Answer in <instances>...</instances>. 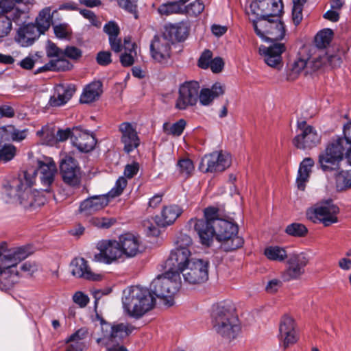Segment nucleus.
I'll list each match as a JSON object with an SVG mask.
<instances>
[{
    "mask_svg": "<svg viewBox=\"0 0 351 351\" xmlns=\"http://www.w3.org/2000/svg\"><path fill=\"white\" fill-rule=\"evenodd\" d=\"M181 287V278L177 273L171 274L167 270L158 275L151 283L150 290L138 286L128 287L123 291V305L131 317H141L152 309L156 300L153 296L167 299V304L173 305L172 296Z\"/></svg>",
    "mask_w": 351,
    "mask_h": 351,
    "instance_id": "f257e3e1",
    "label": "nucleus"
},
{
    "mask_svg": "<svg viewBox=\"0 0 351 351\" xmlns=\"http://www.w3.org/2000/svg\"><path fill=\"white\" fill-rule=\"evenodd\" d=\"M33 253L30 245L8 247L6 242L0 243V288L10 289L18 282L17 265Z\"/></svg>",
    "mask_w": 351,
    "mask_h": 351,
    "instance_id": "f03ea898",
    "label": "nucleus"
},
{
    "mask_svg": "<svg viewBox=\"0 0 351 351\" xmlns=\"http://www.w3.org/2000/svg\"><path fill=\"white\" fill-rule=\"evenodd\" d=\"M32 185L33 182L27 173L7 180L3 186V199L7 203H19L25 208L44 204V199L38 191H32Z\"/></svg>",
    "mask_w": 351,
    "mask_h": 351,
    "instance_id": "7ed1b4c3",
    "label": "nucleus"
},
{
    "mask_svg": "<svg viewBox=\"0 0 351 351\" xmlns=\"http://www.w3.org/2000/svg\"><path fill=\"white\" fill-rule=\"evenodd\" d=\"M34 0H0V38L11 31L12 22L20 25L25 22L28 5Z\"/></svg>",
    "mask_w": 351,
    "mask_h": 351,
    "instance_id": "20e7f679",
    "label": "nucleus"
},
{
    "mask_svg": "<svg viewBox=\"0 0 351 351\" xmlns=\"http://www.w3.org/2000/svg\"><path fill=\"white\" fill-rule=\"evenodd\" d=\"M351 155V145L342 137L337 136L328 143L326 152L319 156V162L324 171H332L335 169L343 157L351 165L350 156Z\"/></svg>",
    "mask_w": 351,
    "mask_h": 351,
    "instance_id": "39448f33",
    "label": "nucleus"
},
{
    "mask_svg": "<svg viewBox=\"0 0 351 351\" xmlns=\"http://www.w3.org/2000/svg\"><path fill=\"white\" fill-rule=\"evenodd\" d=\"M238 225L232 221L224 219L219 217H215V236L219 241L220 248L224 252H231L243 245L244 240L238 236Z\"/></svg>",
    "mask_w": 351,
    "mask_h": 351,
    "instance_id": "423d86ee",
    "label": "nucleus"
},
{
    "mask_svg": "<svg viewBox=\"0 0 351 351\" xmlns=\"http://www.w3.org/2000/svg\"><path fill=\"white\" fill-rule=\"evenodd\" d=\"M341 62V58L338 55L328 56L325 52L319 53L315 52L311 56L298 57L292 64L291 72L294 74L304 72V75H308L317 71L326 63L332 67H337Z\"/></svg>",
    "mask_w": 351,
    "mask_h": 351,
    "instance_id": "0eeeda50",
    "label": "nucleus"
},
{
    "mask_svg": "<svg viewBox=\"0 0 351 351\" xmlns=\"http://www.w3.org/2000/svg\"><path fill=\"white\" fill-rule=\"evenodd\" d=\"M213 326L218 334L228 340L237 337L241 327L230 308L225 305H217L213 310Z\"/></svg>",
    "mask_w": 351,
    "mask_h": 351,
    "instance_id": "6e6552de",
    "label": "nucleus"
},
{
    "mask_svg": "<svg viewBox=\"0 0 351 351\" xmlns=\"http://www.w3.org/2000/svg\"><path fill=\"white\" fill-rule=\"evenodd\" d=\"M219 217V208L208 206L204 209V217L201 219H191L189 224L198 236L199 242L209 247L215 236V217Z\"/></svg>",
    "mask_w": 351,
    "mask_h": 351,
    "instance_id": "1a4fd4ad",
    "label": "nucleus"
},
{
    "mask_svg": "<svg viewBox=\"0 0 351 351\" xmlns=\"http://www.w3.org/2000/svg\"><path fill=\"white\" fill-rule=\"evenodd\" d=\"M278 18L253 20L252 23L256 34L265 40L276 42L283 39L286 32L285 27Z\"/></svg>",
    "mask_w": 351,
    "mask_h": 351,
    "instance_id": "9d476101",
    "label": "nucleus"
},
{
    "mask_svg": "<svg viewBox=\"0 0 351 351\" xmlns=\"http://www.w3.org/2000/svg\"><path fill=\"white\" fill-rule=\"evenodd\" d=\"M339 213V207L329 199L321 205L308 209L306 217L315 223H322L324 226H329L338 222L337 215Z\"/></svg>",
    "mask_w": 351,
    "mask_h": 351,
    "instance_id": "9b49d317",
    "label": "nucleus"
},
{
    "mask_svg": "<svg viewBox=\"0 0 351 351\" xmlns=\"http://www.w3.org/2000/svg\"><path fill=\"white\" fill-rule=\"evenodd\" d=\"M103 337L97 339L96 342L101 346H108L110 344L120 343L124 338L129 336L135 327L130 324H117L110 325L106 324L101 326Z\"/></svg>",
    "mask_w": 351,
    "mask_h": 351,
    "instance_id": "f8f14e48",
    "label": "nucleus"
},
{
    "mask_svg": "<svg viewBox=\"0 0 351 351\" xmlns=\"http://www.w3.org/2000/svg\"><path fill=\"white\" fill-rule=\"evenodd\" d=\"M298 134L293 138V145L300 149H310L316 147L321 140V136L316 129L306 121H298L297 123Z\"/></svg>",
    "mask_w": 351,
    "mask_h": 351,
    "instance_id": "ddd939ff",
    "label": "nucleus"
},
{
    "mask_svg": "<svg viewBox=\"0 0 351 351\" xmlns=\"http://www.w3.org/2000/svg\"><path fill=\"white\" fill-rule=\"evenodd\" d=\"M209 262L206 260L192 258L182 274L189 284H201L208 279Z\"/></svg>",
    "mask_w": 351,
    "mask_h": 351,
    "instance_id": "4468645a",
    "label": "nucleus"
},
{
    "mask_svg": "<svg viewBox=\"0 0 351 351\" xmlns=\"http://www.w3.org/2000/svg\"><path fill=\"white\" fill-rule=\"evenodd\" d=\"M200 86L197 81H189L182 84L178 90V97L175 107L184 110L196 105Z\"/></svg>",
    "mask_w": 351,
    "mask_h": 351,
    "instance_id": "2eb2a0df",
    "label": "nucleus"
},
{
    "mask_svg": "<svg viewBox=\"0 0 351 351\" xmlns=\"http://www.w3.org/2000/svg\"><path fill=\"white\" fill-rule=\"evenodd\" d=\"M97 249L99 252L94 255L95 262L110 265L123 258L118 241L101 240L97 243Z\"/></svg>",
    "mask_w": 351,
    "mask_h": 351,
    "instance_id": "dca6fc26",
    "label": "nucleus"
},
{
    "mask_svg": "<svg viewBox=\"0 0 351 351\" xmlns=\"http://www.w3.org/2000/svg\"><path fill=\"white\" fill-rule=\"evenodd\" d=\"M250 9L258 19L279 17L282 12V0H255L250 4Z\"/></svg>",
    "mask_w": 351,
    "mask_h": 351,
    "instance_id": "f3484780",
    "label": "nucleus"
},
{
    "mask_svg": "<svg viewBox=\"0 0 351 351\" xmlns=\"http://www.w3.org/2000/svg\"><path fill=\"white\" fill-rule=\"evenodd\" d=\"M191 250L189 249H173L164 263V269L179 276L183 273L184 268L191 262Z\"/></svg>",
    "mask_w": 351,
    "mask_h": 351,
    "instance_id": "a211bd4d",
    "label": "nucleus"
},
{
    "mask_svg": "<svg viewBox=\"0 0 351 351\" xmlns=\"http://www.w3.org/2000/svg\"><path fill=\"white\" fill-rule=\"evenodd\" d=\"M230 158L228 154L215 152L206 155L201 160L199 169L204 173L223 171L230 166Z\"/></svg>",
    "mask_w": 351,
    "mask_h": 351,
    "instance_id": "6ab92c4d",
    "label": "nucleus"
},
{
    "mask_svg": "<svg viewBox=\"0 0 351 351\" xmlns=\"http://www.w3.org/2000/svg\"><path fill=\"white\" fill-rule=\"evenodd\" d=\"M36 173L41 184L40 190L47 193H52L57 173L55 162L53 161H38Z\"/></svg>",
    "mask_w": 351,
    "mask_h": 351,
    "instance_id": "aec40b11",
    "label": "nucleus"
},
{
    "mask_svg": "<svg viewBox=\"0 0 351 351\" xmlns=\"http://www.w3.org/2000/svg\"><path fill=\"white\" fill-rule=\"evenodd\" d=\"M309 257L304 252L293 254L288 259L287 269L283 274L285 281L298 279L305 272L304 267L308 264Z\"/></svg>",
    "mask_w": 351,
    "mask_h": 351,
    "instance_id": "412c9836",
    "label": "nucleus"
},
{
    "mask_svg": "<svg viewBox=\"0 0 351 351\" xmlns=\"http://www.w3.org/2000/svg\"><path fill=\"white\" fill-rule=\"evenodd\" d=\"M172 43L162 33L156 35L150 44L152 58L158 62H165L171 57Z\"/></svg>",
    "mask_w": 351,
    "mask_h": 351,
    "instance_id": "4be33fe9",
    "label": "nucleus"
},
{
    "mask_svg": "<svg viewBox=\"0 0 351 351\" xmlns=\"http://www.w3.org/2000/svg\"><path fill=\"white\" fill-rule=\"evenodd\" d=\"M285 50L283 43H276L269 47L260 46L259 53L268 66L280 69L282 66L281 55Z\"/></svg>",
    "mask_w": 351,
    "mask_h": 351,
    "instance_id": "5701e85b",
    "label": "nucleus"
},
{
    "mask_svg": "<svg viewBox=\"0 0 351 351\" xmlns=\"http://www.w3.org/2000/svg\"><path fill=\"white\" fill-rule=\"evenodd\" d=\"M121 133V142L123 144V150L129 154L140 145V138L135 126L129 122H123L119 126Z\"/></svg>",
    "mask_w": 351,
    "mask_h": 351,
    "instance_id": "b1692460",
    "label": "nucleus"
},
{
    "mask_svg": "<svg viewBox=\"0 0 351 351\" xmlns=\"http://www.w3.org/2000/svg\"><path fill=\"white\" fill-rule=\"evenodd\" d=\"M118 243L124 258H134L141 252L140 239L133 234L125 233L120 235Z\"/></svg>",
    "mask_w": 351,
    "mask_h": 351,
    "instance_id": "393cba45",
    "label": "nucleus"
},
{
    "mask_svg": "<svg viewBox=\"0 0 351 351\" xmlns=\"http://www.w3.org/2000/svg\"><path fill=\"white\" fill-rule=\"evenodd\" d=\"M40 36L39 31L35 24L29 23L18 29L14 40L21 47H27L32 45Z\"/></svg>",
    "mask_w": 351,
    "mask_h": 351,
    "instance_id": "a878e982",
    "label": "nucleus"
},
{
    "mask_svg": "<svg viewBox=\"0 0 351 351\" xmlns=\"http://www.w3.org/2000/svg\"><path fill=\"white\" fill-rule=\"evenodd\" d=\"M71 274L73 276L92 281H99L101 279L100 274L92 271L87 261L84 258H75L71 263Z\"/></svg>",
    "mask_w": 351,
    "mask_h": 351,
    "instance_id": "bb28decb",
    "label": "nucleus"
},
{
    "mask_svg": "<svg viewBox=\"0 0 351 351\" xmlns=\"http://www.w3.org/2000/svg\"><path fill=\"white\" fill-rule=\"evenodd\" d=\"M279 337L283 341L285 348L297 341L295 323L292 317L287 315L282 317L279 326Z\"/></svg>",
    "mask_w": 351,
    "mask_h": 351,
    "instance_id": "cd10ccee",
    "label": "nucleus"
},
{
    "mask_svg": "<svg viewBox=\"0 0 351 351\" xmlns=\"http://www.w3.org/2000/svg\"><path fill=\"white\" fill-rule=\"evenodd\" d=\"M107 195H94L84 200L80 206V213L88 216L90 215L106 206L108 204Z\"/></svg>",
    "mask_w": 351,
    "mask_h": 351,
    "instance_id": "c85d7f7f",
    "label": "nucleus"
},
{
    "mask_svg": "<svg viewBox=\"0 0 351 351\" xmlns=\"http://www.w3.org/2000/svg\"><path fill=\"white\" fill-rule=\"evenodd\" d=\"M333 37V32L330 29H324L319 31L315 36V45L314 47H312L309 50V53H306V49L302 50L299 53V57L304 56H311L315 53H319L324 52L322 49H326L329 46Z\"/></svg>",
    "mask_w": 351,
    "mask_h": 351,
    "instance_id": "c756f323",
    "label": "nucleus"
},
{
    "mask_svg": "<svg viewBox=\"0 0 351 351\" xmlns=\"http://www.w3.org/2000/svg\"><path fill=\"white\" fill-rule=\"evenodd\" d=\"M72 143L80 152H88L94 149L96 141L93 136L83 132L79 128H74Z\"/></svg>",
    "mask_w": 351,
    "mask_h": 351,
    "instance_id": "7c9ffc66",
    "label": "nucleus"
},
{
    "mask_svg": "<svg viewBox=\"0 0 351 351\" xmlns=\"http://www.w3.org/2000/svg\"><path fill=\"white\" fill-rule=\"evenodd\" d=\"M75 92L72 85L58 84L55 88V93L51 97L49 104L53 107L60 106L65 104Z\"/></svg>",
    "mask_w": 351,
    "mask_h": 351,
    "instance_id": "2f4dec72",
    "label": "nucleus"
},
{
    "mask_svg": "<svg viewBox=\"0 0 351 351\" xmlns=\"http://www.w3.org/2000/svg\"><path fill=\"white\" fill-rule=\"evenodd\" d=\"M225 87L219 82L215 83L210 88H199L198 101L202 106H210L213 101L224 93Z\"/></svg>",
    "mask_w": 351,
    "mask_h": 351,
    "instance_id": "473e14b6",
    "label": "nucleus"
},
{
    "mask_svg": "<svg viewBox=\"0 0 351 351\" xmlns=\"http://www.w3.org/2000/svg\"><path fill=\"white\" fill-rule=\"evenodd\" d=\"M182 213V209L177 205L164 206L160 215L154 217V221L158 226L165 227L173 223Z\"/></svg>",
    "mask_w": 351,
    "mask_h": 351,
    "instance_id": "72a5a7b5",
    "label": "nucleus"
},
{
    "mask_svg": "<svg viewBox=\"0 0 351 351\" xmlns=\"http://www.w3.org/2000/svg\"><path fill=\"white\" fill-rule=\"evenodd\" d=\"M103 84L99 80L93 81L84 88L80 101L82 104H90L99 99L103 93Z\"/></svg>",
    "mask_w": 351,
    "mask_h": 351,
    "instance_id": "f704fd0d",
    "label": "nucleus"
},
{
    "mask_svg": "<svg viewBox=\"0 0 351 351\" xmlns=\"http://www.w3.org/2000/svg\"><path fill=\"white\" fill-rule=\"evenodd\" d=\"M314 166V161L311 158H305L300 164L296 184L299 190L304 191L306 184L308 182L311 169Z\"/></svg>",
    "mask_w": 351,
    "mask_h": 351,
    "instance_id": "c9c22d12",
    "label": "nucleus"
},
{
    "mask_svg": "<svg viewBox=\"0 0 351 351\" xmlns=\"http://www.w3.org/2000/svg\"><path fill=\"white\" fill-rule=\"evenodd\" d=\"M164 35L171 41L172 44L176 42H181L184 40L189 34V29L187 26L184 23H179L176 25H169L165 26Z\"/></svg>",
    "mask_w": 351,
    "mask_h": 351,
    "instance_id": "e433bc0d",
    "label": "nucleus"
},
{
    "mask_svg": "<svg viewBox=\"0 0 351 351\" xmlns=\"http://www.w3.org/2000/svg\"><path fill=\"white\" fill-rule=\"evenodd\" d=\"M73 64L64 57H58L56 60H50L42 67L39 68L37 73H41L47 71H66L71 70Z\"/></svg>",
    "mask_w": 351,
    "mask_h": 351,
    "instance_id": "4c0bfd02",
    "label": "nucleus"
},
{
    "mask_svg": "<svg viewBox=\"0 0 351 351\" xmlns=\"http://www.w3.org/2000/svg\"><path fill=\"white\" fill-rule=\"evenodd\" d=\"M52 23V15L51 14V9L45 8L40 11L36 19V27L41 35L44 34L51 26Z\"/></svg>",
    "mask_w": 351,
    "mask_h": 351,
    "instance_id": "58836bf2",
    "label": "nucleus"
},
{
    "mask_svg": "<svg viewBox=\"0 0 351 351\" xmlns=\"http://www.w3.org/2000/svg\"><path fill=\"white\" fill-rule=\"evenodd\" d=\"M335 178L336 189L338 191L351 189V169L338 171Z\"/></svg>",
    "mask_w": 351,
    "mask_h": 351,
    "instance_id": "ea45409f",
    "label": "nucleus"
},
{
    "mask_svg": "<svg viewBox=\"0 0 351 351\" xmlns=\"http://www.w3.org/2000/svg\"><path fill=\"white\" fill-rule=\"evenodd\" d=\"M135 47L136 44L132 43L129 38L124 39L125 52L120 56V62L123 66H130L133 64L134 62L133 53L136 54Z\"/></svg>",
    "mask_w": 351,
    "mask_h": 351,
    "instance_id": "a19ab883",
    "label": "nucleus"
},
{
    "mask_svg": "<svg viewBox=\"0 0 351 351\" xmlns=\"http://www.w3.org/2000/svg\"><path fill=\"white\" fill-rule=\"evenodd\" d=\"M264 254L268 259L278 262L283 261L287 257L285 248L279 246H269L266 247Z\"/></svg>",
    "mask_w": 351,
    "mask_h": 351,
    "instance_id": "79ce46f5",
    "label": "nucleus"
},
{
    "mask_svg": "<svg viewBox=\"0 0 351 351\" xmlns=\"http://www.w3.org/2000/svg\"><path fill=\"white\" fill-rule=\"evenodd\" d=\"M186 125V121L183 119H180L173 124L166 122L163 124L162 128L167 134L179 136L182 134Z\"/></svg>",
    "mask_w": 351,
    "mask_h": 351,
    "instance_id": "37998d69",
    "label": "nucleus"
},
{
    "mask_svg": "<svg viewBox=\"0 0 351 351\" xmlns=\"http://www.w3.org/2000/svg\"><path fill=\"white\" fill-rule=\"evenodd\" d=\"M60 174L64 184L73 188L79 187L82 178L81 170L71 171V172L64 171Z\"/></svg>",
    "mask_w": 351,
    "mask_h": 351,
    "instance_id": "c03bdc74",
    "label": "nucleus"
},
{
    "mask_svg": "<svg viewBox=\"0 0 351 351\" xmlns=\"http://www.w3.org/2000/svg\"><path fill=\"white\" fill-rule=\"evenodd\" d=\"M75 170H80L77 160L72 156L66 154L62 156L60 161V172H64V171L71 172V171Z\"/></svg>",
    "mask_w": 351,
    "mask_h": 351,
    "instance_id": "a18cd8bd",
    "label": "nucleus"
},
{
    "mask_svg": "<svg viewBox=\"0 0 351 351\" xmlns=\"http://www.w3.org/2000/svg\"><path fill=\"white\" fill-rule=\"evenodd\" d=\"M158 11L161 15L168 16L183 12V8L178 1H171L160 5Z\"/></svg>",
    "mask_w": 351,
    "mask_h": 351,
    "instance_id": "49530a36",
    "label": "nucleus"
},
{
    "mask_svg": "<svg viewBox=\"0 0 351 351\" xmlns=\"http://www.w3.org/2000/svg\"><path fill=\"white\" fill-rule=\"evenodd\" d=\"M17 153L16 147L12 144H5L0 147V162L6 163L12 160Z\"/></svg>",
    "mask_w": 351,
    "mask_h": 351,
    "instance_id": "de8ad7c7",
    "label": "nucleus"
},
{
    "mask_svg": "<svg viewBox=\"0 0 351 351\" xmlns=\"http://www.w3.org/2000/svg\"><path fill=\"white\" fill-rule=\"evenodd\" d=\"M285 232L289 236L303 237L307 234L308 229L302 223H293L286 227Z\"/></svg>",
    "mask_w": 351,
    "mask_h": 351,
    "instance_id": "09e8293b",
    "label": "nucleus"
},
{
    "mask_svg": "<svg viewBox=\"0 0 351 351\" xmlns=\"http://www.w3.org/2000/svg\"><path fill=\"white\" fill-rule=\"evenodd\" d=\"M7 129L10 141H22L27 137L28 132L27 129L19 130L12 125H7Z\"/></svg>",
    "mask_w": 351,
    "mask_h": 351,
    "instance_id": "8fccbe9b",
    "label": "nucleus"
},
{
    "mask_svg": "<svg viewBox=\"0 0 351 351\" xmlns=\"http://www.w3.org/2000/svg\"><path fill=\"white\" fill-rule=\"evenodd\" d=\"M177 167L180 173L186 178L190 176L194 170V165L192 160L188 158L180 160L178 162Z\"/></svg>",
    "mask_w": 351,
    "mask_h": 351,
    "instance_id": "3c124183",
    "label": "nucleus"
},
{
    "mask_svg": "<svg viewBox=\"0 0 351 351\" xmlns=\"http://www.w3.org/2000/svg\"><path fill=\"white\" fill-rule=\"evenodd\" d=\"M90 223L99 228L107 229L110 228L116 222L114 218L107 217H92L90 219Z\"/></svg>",
    "mask_w": 351,
    "mask_h": 351,
    "instance_id": "603ef678",
    "label": "nucleus"
},
{
    "mask_svg": "<svg viewBox=\"0 0 351 351\" xmlns=\"http://www.w3.org/2000/svg\"><path fill=\"white\" fill-rule=\"evenodd\" d=\"M204 9V3L199 0H196L194 2L190 3L187 6L183 8L184 11L189 16H197L201 14Z\"/></svg>",
    "mask_w": 351,
    "mask_h": 351,
    "instance_id": "864d4df0",
    "label": "nucleus"
},
{
    "mask_svg": "<svg viewBox=\"0 0 351 351\" xmlns=\"http://www.w3.org/2000/svg\"><path fill=\"white\" fill-rule=\"evenodd\" d=\"M119 5L125 11L134 14L138 19L137 2L138 0H117Z\"/></svg>",
    "mask_w": 351,
    "mask_h": 351,
    "instance_id": "5fc2aeb1",
    "label": "nucleus"
},
{
    "mask_svg": "<svg viewBox=\"0 0 351 351\" xmlns=\"http://www.w3.org/2000/svg\"><path fill=\"white\" fill-rule=\"evenodd\" d=\"M36 134L43 138L47 145H53L56 143V135L48 127H43L40 130L37 131Z\"/></svg>",
    "mask_w": 351,
    "mask_h": 351,
    "instance_id": "6e6d98bb",
    "label": "nucleus"
},
{
    "mask_svg": "<svg viewBox=\"0 0 351 351\" xmlns=\"http://www.w3.org/2000/svg\"><path fill=\"white\" fill-rule=\"evenodd\" d=\"M127 185V180L120 177L116 182L114 186L109 191L108 196L115 197L120 195Z\"/></svg>",
    "mask_w": 351,
    "mask_h": 351,
    "instance_id": "4d7b16f0",
    "label": "nucleus"
},
{
    "mask_svg": "<svg viewBox=\"0 0 351 351\" xmlns=\"http://www.w3.org/2000/svg\"><path fill=\"white\" fill-rule=\"evenodd\" d=\"M175 249H189L193 244L192 239L186 234H180L176 240Z\"/></svg>",
    "mask_w": 351,
    "mask_h": 351,
    "instance_id": "13d9d810",
    "label": "nucleus"
},
{
    "mask_svg": "<svg viewBox=\"0 0 351 351\" xmlns=\"http://www.w3.org/2000/svg\"><path fill=\"white\" fill-rule=\"evenodd\" d=\"M104 32L108 34L109 38L119 36L120 29L115 22L110 21L104 25Z\"/></svg>",
    "mask_w": 351,
    "mask_h": 351,
    "instance_id": "bf43d9fd",
    "label": "nucleus"
},
{
    "mask_svg": "<svg viewBox=\"0 0 351 351\" xmlns=\"http://www.w3.org/2000/svg\"><path fill=\"white\" fill-rule=\"evenodd\" d=\"M212 52L210 50H205L198 60V66L202 69H208L212 59Z\"/></svg>",
    "mask_w": 351,
    "mask_h": 351,
    "instance_id": "052dcab7",
    "label": "nucleus"
},
{
    "mask_svg": "<svg viewBox=\"0 0 351 351\" xmlns=\"http://www.w3.org/2000/svg\"><path fill=\"white\" fill-rule=\"evenodd\" d=\"M63 50L58 48L56 44L49 41L47 47V55L49 58L52 57H63Z\"/></svg>",
    "mask_w": 351,
    "mask_h": 351,
    "instance_id": "680f3d73",
    "label": "nucleus"
},
{
    "mask_svg": "<svg viewBox=\"0 0 351 351\" xmlns=\"http://www.w3.org/2000/svg\"><path fill=\"white\" fill-rule=\"evenodd\" d=\"M97 62L101 66H107L112 62L111 53L110 51H99L96 57Z\"/></svg>",
    "mask_w": 351,
    "mask_h": 351,
    "instance_id": "e2e57ef3",
    "label": "nucleus"
},
{
    "mask_svg": "<svg viewBox=\"0 0 351 351\" xmlns=\"http://www.w3.org/2000/svg\"><path fill=\"white\" fill-rule=\"evenodd\" d=\"M73 134V129L71 130L70 128L66 129H59L56 134V143L63 142L67 140L69 138L72 141V136Z\"/></svg>",
    "mask_w": 351,
    "mask_h": 351,
    "instance_id": "0e129e2a",
    "label": "nucleus"
},
{
    "mask_svg": "<svg viewBox=\"0 0 351 351\" xmlns=\"http://www.w3.org/2000/svg\"><path fill=\"white\" fill-rule=\"evenodd\" d=\"M64 56L73 60H77L82 56V51L76 47H67L63 51V57Z\"/></svg>",
    "mask_w": 351,
    "mask_h": 351,
    "instance_id": "69168bd1",
    "label": "nucleus"
},
{
    "mask_svg": "<svg viewBox=\"0 0 351 351\" xmlns=\"http://www.w3.org/2000/svg\"><path fill=\"white\" fill-rule=\"evenodd\" d=\"M282 282L279 279H272L269 280L266 287L265 290L269 293H274L282 287Z\"/></svg>",
    "mask_w": 351,
    "mask_h": 351,
    "instance_id": "338daca9",
    "label": "nucleus"
},
{
    "mask_svg": "<svg viewBox=\"0 0 351 351\" xmlns=\"http://www.w3.org/2000/svg\"><path fill=\"white\" fill-rule=\"evenodd\" d=\"M54 34L59 38H66L69 34V32L67 28V25L66 24H60L53 27Z\"/></svg>",
    "mask_w": 351,
    "mask_h": 351,
    "instance_id": "774afa93",
    "label": "nucleus"
}]
</instances>
